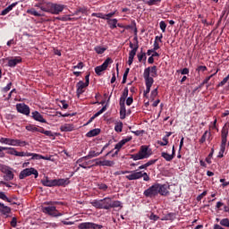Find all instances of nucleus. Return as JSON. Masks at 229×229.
<instances>
[{
  "mask_svg": "<svg viewBox=\"0 0 229 229\" xmlns=\"http://www.w3.org/2000/svg\"><path fill=\"white\" fill-rule=\"evenodd\" d=\"M157 76H158L157 66L148 67L144 70L143 78L146 85V89L143 91L144 98H148V94L150 92L151 87H153V83L155 82L153 78H157Z\"/></svg>",
  "mask_w": 229,
  "mask_h": 229,
  "instance_id": "1",
  "label": "nucleus"
},
{
  "mask_svg": "<svg viewBox=\"0 0 229 229\" xmlns=\"http://www.w3.org/2000/svg\"><path fill=\"white\" fill-rule=\"evenodd\" d=\"M55 205H58L57 201H47L44 202L41 206V211L43 214H47L48 216H52V217H60L64 216V213L58 212L56 207Z\"/></svg>",
  "mask_w": 229,
  "mask_h": 229,
  "instance_id": "2",
  "label": "nucleus"
},
{
  "mask_svg": "<svg viewBox=\"0 0 229 229\" xmlns=\"http://www.w3.org/2000/svg\"><path fill=\"white\" fill-rule=\"evenodd\" d=\"M116 174H127L125 178L130 181L143 178L144 182H149V175L148 173L142 171H119L116 172Z\"/></svg>",
  "mask_w": 229,
  "mask_h": 229,
  "instance_id": "3",
  "label": "nucleus"
},
{
  "mask_svg": "<svg viewBox=\"0 0 229 229\" xmlns=\"http://www.w3.org/2000/svg\"><path fill=\"white\" fill-rule=\"evenodd\" d=\"M151 155H153V150L151 149V148H149V146L148 145H142L140 148L138 153L131 155V158L134 161L144 160L146 158H149Z\"/></svg>",
  "mask_w": 229,
  "mask_h": 229,
  "instance_id": "4",
  "label": "nucleus"
},
{
  "mask_svg": "<svg viewBox=\"0 0 229 229\" xmlns=\"http://www.w3.org/2000/svg\"><path fill=\"white\" fill-rule=\"evenodd\" d=\"M64 8H65L64 4L47 3V13H52V15H58L64 12Z\"/></svg>",
  "mask_w": 229,
  "mask_h": 229,
  "instance_id": "5",
  "label": "nucleus"
},
{
  "mask_svg": "<svg viewBox=\"0 0 229 229\" xmlns=\"http://www.w3.org/2000/svg\"><path fill=\"white\" fill-rule=\"evenodd\" d=\"M16 157H31L30 160H51V157L48 156H42L40 154H35V153H31V152H19L17 151L16 153Z\"/></svg>",
  "mask_w": 229,
  "mask_h": 229,
  "instance_id": "6",
  "label": "nucleus"
},
{
  "mask_svg": "<svg viewBox=\"0 0 229 229\" xmlns=\"http://www.w3.org/2000/svg\"><path fill=\"white\" fill-rule=\"evenodd\" d=\"M227 137H228V129H223L222 130V141H221V145H220V150L217 155V158H223V157L225 155V151L226 149Z\"/></svg>",
  "mask_w": 229,
  "mask_h": 229,
  "instance_id": "7",
  "label": "nucleus"
},
{
  "mask_svg": "<svg viewBox=\"0 0 229 229\" xmlns=\"http://www.w3.org/2000/svg\"><path fill=\"white\" fill-rule=\"evenodd\" d=\"M0 171L4 174V179L6 182H10L11 180H13V172H12V168L6 165H0Z\"/></svg>",
  "mask_w": 229,
  "mask_h": 229,
  "instance_id": "8",
  "label": "nucleus"
},
{
  "mask_svg": "<svg viewBox=\"0 0 229 229\" xmlns=\"http://www.w3.org/2000/svg\"><path fill=\"white\" fill-rule=\"evenodd\" d=\"M77 164L82 169H90L94 165V161L89 160V157H82L77 160Z\"/></svg>",
  "mask_w": 229,
  "mask_h": 229,
  "instance_id": "9",
  "label": "nucleus"
},
{
  "mask_svg": "<svg viewBox=\"0 0 229 229\" xmlns=\"http://www.w3.org/2000/svg\"><path fill=\"white\" fill-rule=\"evenodd\" d=\"M31 174H34L35 178H38V171L33 167H30L26 168L20 173V180H24V178H27V176H31Z\"/></svg>",
  "mask_w": 229,
  "mask_h": 229,
  "instance_id": "10",
  "label": "nucleus"
},
{
  "mask_svg": "<svg viewBox=\"0 0 229 229\" xmlns=\"http://www.w3.org/2000/svg\"><path fill=\"white\" fill-rule=\"evenodd\" d=\"M144 196H146V198H155V196H157L158 194V183H156L152 186H150L148 189H147L144 192H143Z\"/></svg>",
  "mask_w": 229,
  "mask_h": 229,
  "instance_id": "11",
  "label": "nucleus"
},
{
  "mask_svg": "<svg viewBox=\"0 0 229 229\" xmlns=\"http://www.w3.org/2000/svg\"><path fill=\"white\" fill-rule=\"evenodd\" d=\"M110 64H112V58L108 57L107 59L105 60V62L101 65L97 66L95 68L96 74H98V76H101V73L103 72V71H106Z\"/></svg>",
  "mask_w": 229,
  "mask_h": 229,
  "instance_id": "12",
  "label": "nucleus"
},
{
  "mask_svg": "<svg viewBox=\"0 0 229 229\" xmlns=\"http://www.w3.org/2000/svg\"><path fill=\"white\" fill-rule=\"evenodd\" d=\"M79 229H101L103 228V225H98L92 222H84V223H81L78 225Z\"/></svg>",
  "mask_w": 229,
  "mask_h": 229,
  "instance_id": "13",
  "label": "nucleus"
},
{
  "mask_svg": "<svg viewBox=\"0 0 229 229\" xmlns=\"http://www.w3.org/2000/svg\"><path fill=\"white\" fill-rule=\"evenodd\" d=\"M16 110L20 114H23V115H28L30 114V106H28L24 103L17 104L16 105Z\"/></svg>",
  "mask_w": 229,
  "mask_h": 229,
  "instance_id": "14",
  "label": "nucleus"
},
{
  "mask_svg": "<svg viewBox=\"0 0 229 229\" xmlns=\"http://www.w3.org/2000/svg\"><path fill=\"white\" fill-rule=\"evenodd\" d=\"M22 62V57L21 56H15L8 59L7 65L8 67H15L16 65H19Z\"/></svg>",
  "mask_w": 229,
  "mask_h": 229,
  "instance_id": "15",
  "label": "nucleus"
},
{
  "mask_svg": "<svg viewBox=\"0 0 229 229\" xmlns=\"http://www.w3.org/2000/svg\"><path fill=\"white\" fill-rule=\"evenodd\" d=\"M69 179H54V187H65V185H69Z\"/></svg>",
  "mask_w": 229,
  "mask_h": 229,
  "instance_id": "16",
  "label": "nucleus"
},
{
  "mask_svg": "<svg viewBox=\"0 0 229 229\" xmlns=\"http://www.w3.org/2000/svg\"><path fill=\"white\" fill-rule=\"evenodd\" d=\"M170 186L168 184H158V194L167 196L169 194Z\"/></svg>",
  "mask_w": 229,
  "mask_h": 229,
  "instance_id": "17",
  "label": "nucleus"
},
{
  "mask_svg": "<svg viewBox=\"0 0 229 229\" xmlns=\"http://www.w3.org/2000/svg\"><path fill=\"white\" fill-rule=\"evenodd\" d=\"M101 203H102V209L110 210L112 199L110 197H106L101 199Z\"/></svg>",
  "mask_w": 229,
  "mask_h": 229,
  "instance_id": "18",
  "label": "nucleus"
},
{
  "mask_svg": "<svg viewBox=\"0 0 229 229\" xmlns=\"http://www.w3.org/2000/svg\"><path fill=\"white\" fill-rule=\"evenodd\" d=\"M175 151H174V146L172 147V154H169L167 152H162L161 157L166 161L171 162L173 158H174Z\"/></svg>",
  "mask_w": 229,
  "mask_h": 229,
  "instance_id": "19",
  "label": "nucleus"
},
{
  "mask_svg": "<svg viewBox=\"0 0 229 229\" xmlns=\"http://www.w3.org/2000/svg\"><path fill=\"white\" fill-rule=\"evenodd\" d=\"M77 96H81V94H83V92H85V89H87V87H89L87 84H85V82H83L82 81H80L77 85Z\"/></svg>",
  "mask_w": 229,
  "mask_h": 229,
  "instance_id": "20",
  "label": "nucleus"
},
{
  "mask_svg": "<svg viewBox=\"0 0 229 229\" xmlns=\"http://www.w3.org/2000/svg\"><path fill=\"white\" fill-rule=\"evenodd\" d=\"M139 49V47L135 45L134 49L131 50L129 53V59H128V65H131L133 64V59L135 58V55H137V51Z\"/></svg>",
  "mask_w": 229,
  "mask_h": 229,
  "instance_id": "21",
  "label": "nucleus"
},
{
  "mask_svg": "<svg viewBox=\"0 0 229 229\" xmlns=\"http://www.w3.org/2000/svg\"><path fill=\"white\" fill-rule=\"evenodd\" d=\"M11 146L24 148V146H28V142L22 141L18 139H12Z\"/></svg>",
  "mask_w": 229,
  "mask_h": 229,
  "instance_id": "22",
  "label": "nucleus"
},
{
  "mask_svg": "<svg viewBox=\"0 0 229 229\" xmlns=\"http://www.w3.org/2000/svg\"><path fill=\"white\" fill-rule=\"evenodd\" d=\"M130 140H131V137H127L122 140H120L115 146H114V149H116L117 151H121V148H123V146H124V144H126V142H130Z\"/></svg>",
  "mask_w": 229,
  "mask_h": 229,
  "instance_id": "23",
  "label": "nucleus"
},
{
  "mask_svg": "<svg viewBox=\"0 0 229 229\" xmlns=\"http://www.w3.org/2000/svg\"><path fill=\"white\" fill-rule=\"evenodd\" d=\"M19 4V2H15L13 3L12 4H10L9 6H7L5 9H4L0 15H8V13H10V12H12V10H13V8H15V6Z\"/></svg>",
  "mask_w": 229,
  "mask_h": 229,
  "instance_id": "24",
  "label": "nucleus"
},
{
  "mask_svg": "<svg viewBox=\"0 0 229 229\" xmlns=\"http://www.w3.org/2000/svg\"><path fill=\"white\" fill-rule=\"evenodd\" d=\"M119 105H120V119H126L125 102H119Z\"/></svg>",
  "mask_w": 229,
  "mask_h": 229,
  "instance_id": "25",
  "label": "nucleus"
},
{
  "mask_svg": "<svg viewBox=\"0 0 229 229\" xmlns=\"http://www.w3.org/2000/svg\"><path fill=\"white\" fill-rule=\"evenodd\" d=\"M32 117L35 121H38V123H47L46 119H44V116L38 111H35L32 113Z\"/></svg>",
  "mask_w": 229,
  "mask_h": 229,
  "instance_id": "26",
  "label": "nucleus"
},
{
  "mask_svg": "<svg viewBox=\"0 0 229 229\" xmlns=\"http://www.w3.org/2000/svg\"><path fill=\"white\" fill-rule=\"evenodd\" d=\"M42 185H44V187H55V180H51L47 177H45L42 181H41Z\"/></svg>",
  "mask_w": 229,
  "mask_h": 229,
  "instance_id": "27",
  "label": "nucleus"
},
{
  "mask_svg": "<svg viewBox=\"0 0 229 229\" xmlns=\"http://www.w3.org/2000/svg\"><path fill=\"white\" fill-rule=\"evenodd\" d=\"M73 130L74 125L72 123H64L60 127L61 131H73Z\"/></svg>",
  "mask_w": 229,
  "mask_h": 229,
  "instance_id": "28",
  "label": "nucleus"
},
{
  "mask_svg": "<svg viewBox=\"0 0 229 229\" xmlns=\"http://www.w3.org/2000/svg\"><path fill=\"white\" fill-rule=\"evenodd\" d=\"M104 149H105V148H103V149L100 152H96L94 150L89 151L88 156H86V157H88V160H89V158H94L96 157H99L101 155V153H103Z\"/></svg>",
  "mask_w": 229,
  "mask_h": 229,
  "instance_id": "29",
  "label": "nucleus"
},
{
  "mask_svg": "<svg viewBox=\"0 0 229 229\" xmlns=\"http://www.w3.org/2000/svg\"><path fill=\"white\" fill-rule=\"evenodd\" d=\"M35 8H39L41 12H46L47 13V3H38L35 5Z\"/></svg>",
  "mask_w": 229,
  "mask_h": 229,
  "instance_id": "30",
  "label": "nucleus"
},
{
  "mask_svg": "<svg viewBox=\"0 0 229 229\" xmlns=\"http://www.w3.org/2000/svg\"><path fill=\"white\" fill-rule=\"evenodd\" d=\"M92 207H95V208L103 209L101 199H94L90 202Z\"/></svg>",
  "mask_w": 229,
  "mask_h": 229,
  "instance_id": "31",
  "label": "nucleus"
},
{
  "mask_svg": "<svg viewBox=\"0 0 229 229\" xmlns=\"http://www.w3.org/2000/svg\"><path fill=\"white\" fill-rule=\"evenodd\" d=\"M0 144H4L5 146H12V138H0Z\"/></svg>",
  "mask_w": 229,
  "mask_h": 229,
  "instance_id": "32",
  "label": "nucleus"
},
{
  "mask_svg": "<svg viewBox=\"0 0 229 229\" xmlns=\"http://www.w3.org/2000/svg\"><path fill=\"white\" fill-rule=\"evenodd\" d=\"M114 131L117 133H121V131H123V122L119 121L114 123Z\"/></svg>",
  "mask_w": 229,
  "mask_h": 229,
  "instance_id": "33",
  "label": "nucleus"
},
{
  "mask_svg": "<svg viewBox=\"0 0 229 229\" xmlns=\"http://www.w3.org/2000/svg\"><path fill=\"white\" fill-rule=\"evenodd\" d=\"M0 212L1 214H3L4 216H8V214H10V212H12V208H10V207L8 206H3L1 208H0Z\"/></svg>",
  "mask_w": 229,
  "mask_h": 229,
  "instance_id": "34",
  "label": "nucleus"
},
{
  "mask_svg": "<svg viewBox=\"0 0 229 229\" xmlns=\"http://www.w3.org/2000/svg\"><path fill=\"white\" fill-rule=\"evenodd\" d=\"M101 131L99 129H93L89 131L86 135L87 137H96V135H99Z\"/></svg>",
  "mask_w": 229,
  "mask_h": 229,
  "instance_id": "35",
  "label": "nucleus"
},
{
  "mask_svg": "<svg viewBox=\"0 0 229 229\" xmlns=\"http://www.w3.org/2000/svg\"><path fill=\"white\" fill-rule=\"evenodd\" d=\"M107 24L111 30H115V28H117V19H111L107 21Z\"/></svg>",
  "mask_w": 229,
  "mask_h": 229,
  "instance_id": "36",
  "label": "nucleus"
},
{
  "mask_svg": "<svg viewBox=\"0 0 229 229\" xmlns=\"http://www.w3.org/2000/svg\"><path fill=\"white\" fill-rule=\"evenodd\" d=\"M126 98H128V88H125L119 103H126Z\"/></svg>",
  "mask_w": 229,
  "mask_h": 229,
  "instance_id": "37",
  "label": "nucleus"
},
{
  "mask_svg": "<svg viewBox=\"0 0 229 229\" xmlns=\"http://www.w3.org/2000/svg\"><path fill=\"white\" fill-rule=\"evenodd\" d=\"M207 139H210V132L208 131H206L202 137L199 140L200 144H203L206 142Z\"/></svg>",
  "mask_w": 229,
  "mask_h": 229,
  "instance_id": "38",
  "label": "nucleus"
},
{
  "mask_svg": "<svg viewBox=\"0 0 229 229\" xmlns=\"http://www.w3.org/2000/svg\"><path fill=\"white\" fill-rule=\"evenodd\" d=\"M27 13H30V15H34V17H42V14L37 12V10H35L34 8L28 9Z\"/></svg>",
  "mask_w": 229,
  "mask_h": 229,
  "instance_id": "39",
  "label": "nucleus"
},
{
  "mask_svg": "<svg viewBox=\"0 0 229 229\" xmlns=\"http://www.w3.org/2000/svg\"><path fill=\"white\" fill-rule=\"evenodd\" d=\"M104 112H106V106H103L98 112H97L89 120V123L93 120L96 119V117H99V115H101V114H103Z\"/></svg>",
  "mask_w": 229,
  "mask_h": 229,
  "instance_id": "40",
  "label": "nucleus"
},
{
  "mask_svg": "<svg viewBox=\"0 0 229 229\" xmlns=\"http://www.w3.org/2000/svg\"><path fill=\"white\" fill-rule=\"evenodd\" d=\"M158 96V88L153 89L150 93L149 101H153Z\"/></svg>",
  "mask_w": 229,
  "mask_h": 229,
  "instance_id": "41",
  "label": "nucleus"
},
{
  "mask_svg": "<svg viewBox=\"0 0 229 229\" xmlns=\"http://www.w3.org/2000/svg\"><path fill=\"white\" fill-rule=\"evenodd\" d=\"M7 155H13L14 157H17V149L15 148L12 147H6Z\"/></svg>",
  "mask_w": 229,
  "mask_h": 229,
  "instance_id": "42",
  "label": "nucleus"
},
{
  "mask_svg": "<svg viewBox=\"0 0 229 229\" xmlns=\"http://www.w3.org/2000/svg\"><path fill=\"white\" fill-rule=\"evenodd\" d=\"M115 165V162L112 160H102V166L112 167Z\"/></svg>",
  "mask_w": 229,
  "mask_h": 229,
  "instance_id": "43",
  "label": "nucleus"
},
{
  "mask_svg": "<svg viewBox=\"0 0 229 229\" xmlns=\"http://www.w3.org/2000/svg\"><path fill=\"white\" fill-rule=\"evenodd\" d=\"M95 51L98 55H103V53H105L106 51V47H95Z\"/></svg>",
  "mask_w": 229,
  "mask_h": 229,
  "instance_id": "44",
  "label": "nucleus"
},
{
  "mask_svg": "<svg viewBox=\"0 0 229 229\" xmlns=\"http://www.w3.org/2000/svg\"><path fill=\"white\" fill-rule=\"evenodd\" d=\"M119 207H122V203L119 200H112L111 199V208H117Z\"/></svg>",
  "mask_w": 229,
  "mask_h": 229,
  "instance_id": "45",
  "label": "nucleus"
},
{
  "mask_svg": "<svg viewBox=\"0 0 229 229\" xmlns=\"http://www.w3.org/2000/svg\"><path fill=\"white\" fill-rule=\"evenodd\" d=\"M91 17H98V19H104V20L108 19L103 13H93L91 14Z\"/></svg>",
  "mask_w": 229,
  "mask_h": 229,
  "instance_id": "46",
  "label": "nucleus"
},
{
  "mask_svg": "<svg viewBox=\"0 0 229 229\" xmlns=\"http://www.w3.org/2000/svg\"><path fill=\"white\" fill-rule=\"evenodd\" d=\"M157 144L159 146H167L169 144V140H167V137H163V141L157 140Z\"/></svg>",
  "mask_w": 229,
  "mask_h": 229,
  "instance_id": "47",
  "label": "nucleus"
},
{
  "mask_svg": "<svg viewBox=\"0 0 229 229\" xmlns=\"http://www.w3.org/2000/svg\"><path fill=\"white\" fill-rule=\"evenodd\" d=\"M25 128L28 131H32V132L38 131V128H37V126L35 125H27Z\"/></svg>",
  "mask_w": 229,
  "mask_h": 229,
  "instance_id": "48",
  "label": "nucleus"
},
{
  "mask_svg": "<svg viewBox=\"0 0 229 229\" xmlns=\"http://www.w3.org/2000/svg\"><path fill=\"white\" fill-rule=\"evenodd\" d=\"M221 226H225L226 228H229V219L228 218H223L220 221Z\"/></svg>",
  "mask_w": 229,
  "mask_h": 229,
  "instance_id": "49",
  "label": "nucleus"
},
{
  "mask_svg": "<svg viewBox=\"0 0 229 229\" xmlns=\"http://www.w3.org/2000/svg\"><path fill=\"white\" fill-rule=\"evenodd\" d=\"M160 30H162L163 33H165V29L167 28V24H165V21H161L159 22Z\"/></svg>",
  "mask_w": 229,
  "mask_h": 229,
  "instance_id": "50",
  "label": "nucleus"
},
{
  "mask_svg": "<svg viewBox=\"0 0 229 229\" xmlns=\"http://www.w3.org/2000/svg\"><path fill=\"white\" fill-rule=\"evenodd\" d=\"M91 162H93L94 165H102L103 166V160L97 158V159H93L91 160Z\"/></svg>",
  "mask_w": 229,
  "mask_h": 229,
  "instance_id": "51",
  "label": "nucleus"
},
{
  "mask_svg": "<svg viewBox=\"0 0 229 229\" xmlns=\"http://www.w3.org/2000/svg\"><path fill=\"white\" fill-rule=\"evenodd\" d=\"M162 0H148L147 2V4H148V6H153L155 4H157V3H161Z\"/></svg>",
  "mask_w": 229,
  "mask_h": 229,
  "instance_id": "52",
  "label": "nucleus"
},
{
  "mask_svg": "<svg viewBox=\"0 0 229 229\" xmlns=\"http://www.w3.org/2000/svg\"><path fill=\"white\" fill-rule=\"evenodd\" d=\"M0 199H4V201H8L10 203V199L4 194V192L0 191Z\"/></svg>",
  "mask_w": 229,
  "mask_h": 229,
  "instance_id": "53",
  "label": "nucleus"
},
{
  "mask_svg": "<svg viewBox=\"0 0 229 229\" xmlns=\"http://www.w3.org/2000/svg\"><path fill=\"white\" fill-rule=\"evenodd\" d=\"M6 147L0 146V158H4L5 154L4 151H6Z\"/></svg>",
  "mask_w": 229,
  "mask_h": 229,
  "instance_id": "54",
  "label": "nucleus"
},
{
  "mask_svg": "<svg viewBox=\"0 0 229 229\" xmlns=\"http://www.w3.org/2000/svg\"><path fill=\"white\" fill-rule=\"evenodd\" d=\"M12 89V82H9L5 87L2 89V92H8Z\"/></svg>",
  "mask_w": 229,
  "mask_h": 229,
  "instance_id": "55",
  "label": "nucleus"
},
{
  "mask_svg": "<svg viewBox=\"0 0 229 229\" xmlns=\"http://www.w3.org/2000/svg\"><path fill=\"white\" fill-rule=\"evenodd\" d=\"M128 72H130V68H127L125 72L123 73L122 83H126V79L128 78Z\"/></svg>",
  "mask_w": 229,
  "mask_h": 229,
  "instance_id": "56",
  "label": "nucleus"
},
{
  "mask_svg": "<svg viewBox=\"0 0 229 229\" xmlns=\"http://www.w3.org/2000/svg\"><path fill=\"white\" fill-rule=\"evenodd\" d=\"M73 19L71 18V15H64L61 18H59V21H72Z\"/></svg>",
  "mask_w": 229,
  "mask_h": 229,
  "instance_id": "57",
  "label": "nucleus"
},
{
  "mask_svg": "<svg viewBox=\"0 0 229 229\" xmlns=\"http://www.w3.org/2000/svg\"><path fill=\"white\" fill-rule=\"evenodd\" d=\"M205 196H207V191H204L200 195L197 197V201H201Z\"/></svg>",
  "mask_w": 229,
  "mask_h": 229,
  "instance_id": "58",
  "label": "nucleus"
},
{
  "mask_svg": "<svg viewBox=\"0 0 229 229\" xmlns=\"http://www.w3.org/2000/svg\"><path fill=\"white\" fill-rule=\"evenodd\" d=\"M205 71H207V66L200 65L197 68L198 72H205Z\"/></svg>",
  "mask_w": 229,
  "mask_h": 229,
  "instance_id": "59",
  "label": "nucleus"
},
{
  "mask_svg": "<svg viewBox=\"0 0 229 229\" xmlns=\"http://www.w3.org/2000/svg\"><path fill=\"white\" fill-rule=\"evenodd\" d=\"M98 189H100V191H106L108 189V186L105 183H100L98 184Z\"/></svg>",
  "mask_w": 229,
  "mask_h": 229,
  "instance_id": "60",
  "label": "nucleus"
},
{
  "mask_svg": "<svg viewBox=\"0 0 229 229\" xmlns=\"http://www.w3.org/2000/svg\"><path fill=\"white\" fill-rule=\"evenodd\" d=\"M154 164H157V159H152V160H149L147 163H145L147 167H149V165H153Z\"/></svg>",
  "mask_w": 229,
  "mask_h": 229,
  "instance_id": "61",
  "label": "nucleus"
},
{
  "mask_svg": "<svg viewBox=\"0 0 229 229\" xmlns=\"http://www.w3.org/2000/svg\"><path fill=\"white\" fill-rule=\"evenodd\" d=\"M145 58L146 60V53H141L138 55V60L139 62H142V59Z\"/></svg>",
  "mask_w": 229,
  "mask_h": 229,
  "instance_id": "62",
  "label": "nucleus"
},
{
  "mask_svg": "<svg viewBox=\"0 0 229 229\" xmlns=\"http://www.w3.org/2000/svg\"><path fill=\"white\" fill-rule=\"evenodd\" d=\"M132 103H133V98H132V97H129V98L126 99V105H127V106H130Z\"/></svg>",
  "mask_w": 229,
  "mask_h": 229,
  "instance_id": "63",
  "label": "nucleus"
},
{
  "mask_svg": "<svg viewBox=\"0 0 229 229\" xmlns=\"http://www.w3.org/2000/svg\"><path fill=\"white\" fill-rule=\"evenodd\" d=\"M83 63L82 62H81V63H79L77 65H74L73 67H72V69H82L83 68Z\"/></svg>",
  "mask_w": 229,
  "mask_h": 229,
  "instance_id": "64",
  "label": "nucleus"
}]
</instances>
